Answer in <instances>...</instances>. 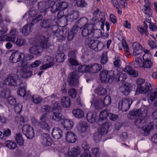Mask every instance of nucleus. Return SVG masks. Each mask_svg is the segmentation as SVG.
Segmentation results:
<instances>
[{"instance_id": "43", "label": "nucleus", "mask_w": 157, "mask_h": 157, "mask_svg": "<svg viewBox=\"0 0 157 157\" xmlns=\"http://www.w3.org/2000/svg\"><path fill=\"white\" fill-rule=\"evenodd\" d=\"M21 71L22 76L24 78H26L30 77L32 75V72L28 70L27 68H23L21 70Z\"/></svg>"}, {"instance_id": "32", "label": "nucleus", "mask_w": 157, "mask_h": 157, "mask_svg": "<svg viewBox=\"0 0 157 157\" xmlns=\"http://www.w3.org/2000/svg\"><path fill=\"white\" fill-rule=\"evenodd\" d=\"M74 123L71 120L65 119L63 121V125L64 128L67 130H70L73 127Z\"/></svg>"}, {"instance_id": "31", "label": "nucleus", "mask_w": 157, "mask_h": 157, "mask_svg": "<svg viewBox=\"0 0 157 157\" xmlns=\"http://www.w3.org/2000/svg\"><path fill=\"white\" fill-rule=\"evenodd\" d=\"M38 8L40 12L44 13L45 15L47 12L48 9L46 7V3L44 1H43L39 3L38 5Z\"/></svg>"}, {"instance_id": "24", "label": "nucleus", "mask_w": 157, "mask_h": 157, "mask_svg": "<svg viewBox=\"0 0 157 157\" xmlns=\"http://www.w3.org/2000/svg\"><path fill=\"white\" fill-rule=\"evenodd\" d=\"M147 3V5H145L142 9V10L144 12V14L146 15L147 17H150L152 16V12L150 7L148 6L149 5V2L148 0H146Z\"/></svg>"}, {"instance_id": "52", "label": "nucleus", "mask_w": 157, "mask_h": 157, "mask_svg": "<svg viewBox=\"0 0 157 157\" xmlns=\"http://www.w3.org/2000/svg\"><path fill=\"white\" fill-rule=\"evenodd\" d=\"M141 110L138 109L136 110H133L129 112V114L132 116H139L141 115Z\"/></svg>"}, {"instance_id": "34", "label": "nucleus", "mask_w": 157, "mask_h": 157, "mask_svg": "<svg viewBox=\"0 0 157 157\" xmlns=\"http://www.w3.org/2000/svg\"><path fill=\"white\" fill-rule=\"evenodd\" d=\"M152 91L148 94L149 99L153 101L157 98V88H155L152 89Z\"/></svg>"}, {"instance_id": "39", "label": "nucleus", "mask_w": 157, "mask_h": 157, "mask_svg": "<svg viewBox=\"0 0 157 157\" xmlns=\"http://www.w3.org/2000/svg\"><path fill=\"white\" fill-rule=\"evenodd\" d=\"M54 61L53 58L48 56L44 57V62L51 67L54 65Z\"/></svg>"}, {"instance_id": "25", "label": "nucleus", "mask_w": 157, "mask_h": 157, "mask_svg": "<svg viewBox=\"0 0 157 157\" xmlns=\"http://www.w3.org/2000/svg\"><path fill=\"white\" fill-rule=\"evenodd\" d=\"M80 149L79 147L77 146L72 148L70 151L68 152V155L73 157H76L80 153Z\"/></svg>"}, {"instance_id": "50", "label": "nucleus", "mask_w": 157, "mask_h": 157, "mask_svg": "<svg viewBox=\"0 0 157 157\" xmlns=\"http://www.w3.org/2000/svg\"><path fill=\"white\" fill-rule=\"evenodd\" d=\"M46 3V7L47 9L51 8V11L52 12V9H55V8L54 7L55 5V2L54 1L51 0L44 1Z\"/></svg>"}, {"instance_id": "48", "label": "nucleus", "mask_w": 157, "mask_h": 157, "mask_svg": "<svg viewBox=\"0 0 157 157\" xmlns=\"http://www.w3.org/2000/svg\"><path fill=\"white\" fill-rule=\"evenodd\" d=\"M142 60L140 58H136L135 59L134 61V64L136 67H142L143 65Z\"/></svg>"}, {"instance_id": "55", "label": "nucleus", "mask_w": 157, "mask_h": 157, "mask_svg": "<svg viewBox=\"0 0 157 157\" xmlns=\"http://www.w3.org/2000/svg\"><path fill=\"white\" fill-rule=\"evenodd\" d=\"M16 43L18 46L21 47L25 45L26 43V40L22 38H17Z\"/></svg>"}, {"instance_id": "30", "label": "nucleus", "mask_w": 157, "mask_h": 157, "mask_svg": "<svg viewBox=\"0 0 157 157\" xmlns=\"http://www.w3.org/2000/svg\"><path fill=\"white\" fill-rule=\"evenodd\" d=\"M151 90H152L151 84L150 83H146L144 86H141L140 88L139 92L140 94H144Z\"/></svg>"}, {"instance_id": "15", "label": "nucleus", "mask_w": 157, "mask_h": 157, "mask_svg": "<svg viewBox=\"0 0 157 157\" xmlns=\"http://www.w3.org/2000/svg\"><path fill=\"white\" fill-rule=\"evenodd\" d=\"M89 73L93 74L96 73L102 69L101 65L98 63H94L88 64Z\"/></svg>"}, {"instance_id": "37", "label": "nucleus", "mask_w": 157, "mask_h": 157, "mask_svg": "<svg viewBox=\"0 0 157 157\" xmlns=\"http://www.w3.org/2000/svg\"><path fill=\"white\" fill-rule=\"evenodd\" d=\"M131 87L129 84H126L120 88V91L124 95H128L130 91Z\"/></svg>"}, {"instance_id": "21", "label": "nucleus", "mask_w": 157, "mask_h": 157, "mask_svg": "<svg viewBox=\"0 0 157 157\" xmlns=\"http://www.w3.org/2000/svg\"><path fill=\"white\" fill-rule=\"evenodd\" d=\"M60 102L61 106L65 108H69L71 105L70 98L66 96H63L61 98Z\"/></svg>"}, {"instance_id": "35", "label": "nucleus", "mask_w": 157, "mask_h": 157, "mask_svg": "<svg viewBox=\"0 0 157 157\" xmlns=\"http://www.w3.org/2000/svg\"><path fill=\"white\" fill-rule=\"evenodd\" d=\"M94 92L98 95H102L106 94L107 92V90L102 86H98L94 90Z\"/></svg>"}, {"instance_id": "1", "label": "nucleus", "mask_w": 157, "mask_h": 157, "mask_svg": "<svg viewBox=\"0 0 157 157\" xmlns=\"http://www.w3.org/2000/svg\"><path fill=\"white\" fill-rule=\"evenodd\" d=\"M48 29L46 32L48 37L44 35H41L38 38V41L42 48L46 49L48 47V37L56 35L57 37L59 40H64L66 37V35L63 34L62 31H60L58 27L56 25H53Z\"/></svg>"}, {"instance_id": "59", "label": "nucleus", "mask_w": 157, "mask_h": 157, "mask_svg": "<svg viewBox=\"0 0 157 157\" xmlns=\"http://www.w3.org/2000/svg\"><path fill=\"white\" fill-rule=\"evenodd\" d=\"M76 91L74 88H71L68 91V94L72 98H75L76 96Z\"/></svg>"}, {"instance_id": "61", "label": "nucleus", "mask_w": 157, "mask_h": 157, "mask_svg": "<svg viewBox=\"0 0 157 157\" xmlns=\"http://www.w3.org/2000/svg\"><path fill=\"white\" fill-rule=\"evenodd\" d=\"M81 29V28L79 27V26H78L76 24L74 26L71 31L75 35Z\"/></svg>"}, {"instance_id": "16", "label": "nucleus", "mask_w": 157, "mask_h": 157, "mask_svg": "<svg viewBox=\"0 0 157 157\" xmlns=\"http://www.w3.org/2000/svg\"><path fill=\"white\" fill-rule=\"evenodd\" d=\"M109 113L108 110L106 109L101 112L99 115V118L96 121L97 123L98 124H101V122H109L106 119Z\"/></svg>"}, {"instance_id": "64", "label": "nucleus", "mask_w": 157, "mask_h": 157, "mask_svg": "<svg viewBox=\"0 0 157 157\" xmlns=\"http://www.w3.org/2000/svg\"><path fill=\"white\" fill-rule=\"evenodd\" d=\"M82 147L85 151H88L90 148L89 144L86 141H83L82 142Z\"/></svg>"}, {"instance_id": "27", "label": "nucleus", "mask_w": 157, "mask_h": 157, "mask_svg": "<svg viewBox=\"0 0 157 157\" xmlns=\"http://www.w3.org/2000/svg\"><path fill=\"white\" fill-rule=\"evenodd\" d=\"M69 59L68 61L70 64L72 66H77L79 65L78 61L75 59V56L73 52H70L69 54Z\"/></svg>"}, {"instance_id": "18", "label": "nucleus", "mask_w": 157, "mask_h": 157, "mask_svg": "<svg viewBox=\"0 0 157 157\" xmlns=\"http://www.w3.org/2000/svg\"><path fill=\"white\" fill-rule=\"evenodd\" d=\"M93 30V26L91 24H90L86 25L82 31V36L83 37H86L92 33Z\"/></svg>"}, {"instance_id": "40", "label": "nucleus", "mask_w": 157, "mask_h": 157, "mask_svg": "<svg viewBox=\"0 0 157 157\" xmlns=\"http://www.w3.org/2000/svg\"><path fill=\"white\" fill-rule=\"evenodd\" d=\"M6 147L11 149H14L16 148L17 145L15 142L11 140H8L5 142Z\"/></svg>"}, {"instance_id": "22", "label": "nucleus", "mask_w": 157, "mask_h": 157, "mask_svg": "<svg viewBox=\"0 0 157 157\" xmlns=\"http://www.w3.org/2000/svg\"><path fill=\"white\" fill-rule=\"evenodd\" d=\"M40 26L44 28L51 27L53 24V21L50 19H44L40 23Z\"/></svg>"}, {"instance_id": "46", "label": "nucleus", "mask_w": 157, "mask_h": 157, "mask_svg": "<svg viewBox=\"0 0 157 157\" xmlns=\"http://www.w3.org/2000/svg\"><path fill=\"white\" fill-rule=\"evenodd\" d=\"M89 65H81L79 66L78 68V71L81 72H89Z\"/></svg>"}, {"instance_id": "5", "label": "nucleus", "mask_w": 157, "mask_h": 157, "mask_svg": "<svg viewBox=\"0 0 157 157\" xmlns=\"http://www.w3.org/2000/svg\"><path fill=\"white\" fill-rule=\"evenodd\" d=\"M86 43L88 44L89 46L92 50L95 51H100L104 48V45L101 42L97 40H91L90 38H87L85 40Z\"/></svg>"}, {"instance_id": "20", "label": "nucleus", "mask_w": 157, "mask_h": 157, "mask_svg": "<svg viewBox=\"0 0 157 157\" xmlns=\"http://www.w3.org/2000/svg\"><path fill=\"white\" fill-rule=\"evenodd\" d=\"M39 44L40 42H39ZM40 45H33L29 48V52L31 54L36 55L37 56H39L41 55L40 52L39 51L40 49ZM42 48V47H41Z\"/></svg>"}, {"instance_id": "4", "label": "nucleus", "mask_w": 157, "mask_h": 157, "mask_svg": "<svg viewBox=\"0 0 157 157\" xmlns=\"http://www.w3.org/2000/svg\"><path fill=\"white\" fill-rule=\"evenodd\" d=\"M114 75L113 71H107L104 70L101 71L100 74V79L102 83H111L113 80Z\"/></svg>"}, {"instance_id": "42", "label": "nucleus", "mask_w": 157, "mask_h": 157, "mask_svg": "<svg viewBox=\"0 0 157 157\" xmlns=\"http://www.w3.org/2000/svg\"><path fill=\"white\" fill-rule=\"evenodd\" d=\"M32 101L35 104H39L41 103L42 101V98L40 96L34 95L32 96L31 97Z\"/></svg>"}, {"instance_id": "19", "label": "nucleus", "mask_w": 157, "mask_h": 157, "mask_svg": "<svg viewBox=\"0 0 157 157\" xmlns=\"http://www.w3.org/2000/svg\"><path fill=\"white\" fill-rule=\"evenodd\" d=\"M65 139L67 142L70 143H73L77 140L76 136L73 132L68 131L65 134Z\"/></svg>"}, {"instance_id": "41", "label": "nucleus", "mask_w": 157, "mask_h": 157, "mask_svg": "<svg viewBox=\"0 0 157 157\" xmlns=\"http://www.w3.org/2000/svg\"><path fill=\"white\" fill-rule=\"evenodd\" d=\"M15 140L18 144L20 146H22L24 144V140L22 135L20 133H17L15 137Z\"/></svg>"}, {"instance_id": "44", "label": "nucleus", "mask_w": 157, "mask_h": 157, "mask_svg": "<svg viewBox=\"0 0 157 157\" xmlns=\"http://www.w3.org/2000/svg\"><path fill=\"white\" fill-rule=\"evenodd\" d=\"M144 122L145 120L144 117H139L135 121V124L137 127L139 128L144 124Z\"/></svg>"}, {"instance_id": "47", "label": "nucleus", "mask_w": 157, "mask_h": 157, "mask_svg": "<svg viewBox=\"0 0 157 157\" xmlns=\"http://www.w3.org/2000/svg\"><path fill=\"white\" fill-rule=\"evenodd\" d=\"M153 65V63L150 59H146L143 63L142 67L144 68H150Z\"/></svg>"}, {"instance_id": "36", "label": "nucleus", "mask_w": 157, "mask_h": 157, "mask_svg": "<svg viewBox=\"0 0 157 157\" xmlns=\"http://www.w3.org/2000/svg\"><path fill=\"white\" fill-rule=\"evenodd\" d=\"M33 25L32 23L27 24L24 26L21 30V32L24 36L27 35L31 32V27Z\"/></svg>"}, {"instance_id": "56", "label": "nucleus", "mask_w": 157, "mask_h": 157, "mask_svg": "<svg viewBox=\"0 0 157 157\" xmlns=\"http://www.w3.org/2000/svg\"><path fill=\"white\" fill-rule=\"evenodd\" d=\"M137 29L141 35H143L145 34L146 36L148 37L149 32L146 29H145L142 27L138 26L137 27Z\"/></svg>"}, {"instance_id": "29", "label": "nucleus", "mask_w": 157, "mask_h": 157, "mask_svg": "<svg viewBox=\"0 0 157 157\" xmlns=\"http://www.w3.org/2000/svg\"><path fill=\"white\" fill-rule=\"evenodd\" d=\"M50 118L57 121H59L62 119V114L59 111L54 112L50 116Z\"/></svg>"}, {"instance_id": "63", "label": "nucleus", "mask_w": 157, "mask_h": 157, "mask_svg": "<svg viewBox=\"0 0 157 157\" xmlns=\"http://www.w3.org/2000/svg\"><path fill=\"white\" fill-rule=\"evenodd\" d=\"M101 136L100 134L98 133H95L94 135V140L96 142H98L101 140Z\"/></svg>"}, {"instance_id": "17", "label": "nucleus", "mask_w": 157, "mask_h": 157, "mask_svg": "<svg viewBox=\"0 0 157 157\" xmlns=\"http://www.w3.org/2000/svg\"><path fill=\"white\" fill-rule=\"evenodd\" d=\"M68 6L67 2H61L57 4L56 6L55 9H52V12L55 13L58 10L61 11L66 9Z\"/></svg>"}, {"instance_id": "38", "label": "nucleus", "mask_w": 157, "mask_h": 157, "mask_svg": "<svg viewBox=\"0 0 157 157\" xmlns=\"http://www.w3.org/2000/svg\"><path fill=\"white\" fill-rule=\"evenodd\" d=\"M74 116L77 118H80L84 116V112L80 109H74L72 112Z\"/></svg>"}, {"instance_id": "33", "label": "nucleus", "mask_w": 157, "mask_h": 157, "mask_svg": "<svg viewBox=\"0 0 157 157\" xmlns=\"http://www.w3.org/2000/svg\"><path fill=\"white\" fill-rule=\"evenodd\" d=\"M88 121L91 123L95 122L96 121V114L91 112H88L86 116Z\"/></svg>"}, {"instance_id": "6", "label": "nucleus", "mask_w": 157, "mask_h": 157, "mask_svg": "<svg viewBox=\"0 0 157 157\" xmlns=\"http://www.w3.org/2000/svg\"><path fill=\"white\" fill-rule=\"evenodd\" d=\"M80 76L77 71L70 73L68 76V82L69 85L71 87L75 86L78 83V79Z\"/></svg>"}, {"instance_id": "11", "label": "nucleus", "mask_w": 157, "mask_h": 157, "mask_svg": "<svg viewBox=\"0 0 157 157\" xmlns=\"http://www.w3.org/2000/svg\"><path fill=\"white\" fill-rule=\"evenodd\" d=\"M47 119L45 115L41 116L40 118V121L38 122V125L43 129L49 131L50 129V126L47 123Z\"/></svg>"}, {"instance_id": "57", "label": "nucleus", "mask_w": 157, "mask_h": 157, "mask_svg": "<svg viewBox=\"0 0 157 157\" xmlns=\"http://www.w3.org/2000/svg\"><path fill=\"white\" fill-rule=\"evenodd\" d=\"M11 134V131L10 129L6 128L4 129L3 133V139H5L6 137L10 136Z\"/></svg>"}, {"instance_id": "8", "label": "nucleus", "mask_w": 157, "mask_h": 157, "mask_svg": "<svg viewBox=\"0 0 157 157\" xmlns=\"http://www.w3.org/2000/svg\"><path fill=\"white\" fill-rule=\"evenodd\" d=\"M132 100L130 98H123L119 101V107L121 108L123 111H126L129 109L130 105L132 103Z\"/></svg>"}, {"instance_id": "7", "label": "nucleus", "mask_w": 157, "mask_h": 157, "mask_svg": "<svg viewBox=\"0 0 157 157\" xmlns=\"http://www.w3.org/2000/svg\"><path fill=\"white\" fill-rule=\"evenodd\" d=\"M22 132L28 139H32L34 136V129L29 124H25L23 126Z\"/></svg>"}, {"instance_id": "23", "label": "nucleus", "mask_w": 157, "mask_h": 157, "mask_svg": "<svg viewBox=\"0 0 157 157\" xmlns=\"http://www.w3.org/2000/svg\"><path fill=\"white\" fill-rule=\"evenodd\" d=\"M52 135L55 139H59L62 137L63 132L59 128H55L52 130Z\"/></svg>"}, {"instance_id": "28", "label": "nucleus", "mask_w": 157, "mask_h": 157, "mask_svg": "<svg viewBox=\"0 0 157 157\" xmlns=\"http://www.w3.org/2000/svg\"><path fill=\"white\" fill-rule=\"evenodd\" d=\"M88 20L86 17H83L80 18L76 23L81 29L83 26L85 27V26L89 24H87Z\"/></svg>"}, {"instance_id": "9", "label": "nucleus", "mask_w": 157, "mask_h": 157, "mask_svg": "<svg viewBox=\"0 0 157 157\" xmlns=\"http://www.w3.org/2000/svg\"><path fill=\"white\" fill-rule=\"evenodd\" d=\"M101 123V124H98L101 126L98 128V132L100 135H104L108 133L109 128L112 126V123L110 122Z\"/></svg>"}, {"instance_id": "62", "label": "nucleus", "mask_w": 157, "mask_h": 157, "mask_svg": "<svg viewBox=\"0 0 157 157\" xmlns=\"http://www.w3.org/2000/svg\"><path fill=\"white\" fill-rule=\"evenodd\" d=\"M8 101L10 105H15L16 103V100L12 97H9L8 98Z\"/></svg>"}, {"instance_id": "51", "label": "nucleus", "mask_w": 157, "mask_h": 157, "mask_svg": "<svg viewBox=\"0 0 157 157\" xmlns=\"http://www.w3.org/2000/svg\"><path fill=\"white\" fill-rule=\"evenodd\" d=\"M91 153L95 157H99L101 153L100 148L98 147L92 148Z\"/></svg>"}, {"instance_id": "49", "label": "nucleus", "mask_w": 157, "mask_h": 157, "mask_svg": "<svg viewBox=\"0 0 157 157\" xmlns=\"http://www.w3.org/2000/svg\"><path fill=\"white\" fill-rule=\"evenodd\" d=\"M65 55L64 53H58L56 56V60L58 63L63 62L65 59Z\"/></svg>"}, {"instance_id": "45", "label": "nucleus", "mask_w": 157, "mask_h": 157, "mask_svg": "<svg viewBox=\"0 0 157 157\" xmlns=\"http://www.w3.org/2000/svg\"><path fill=\"white\" fill-rule=\"evenodd\" d=\"M92 33L93 37L96 39L99 38L101 35V32L100 29H93Z\"/></svg>"}, {"instance_id": "12", "label": "nucleus", "mask_w": 157, "mask_h": 157, "mask_svg": "<svg viewBox=\"0 0 157 157\" xmlns=\"http://www.w3.org/2000/svg\"><path fill=\"white\" fill-rule=\"evenodd\" d=\"M111 102V98L109 96H106L104 98L101 100L99 99L98 103L99 106L97 105H96L95 108L98 109H100L102 108V106H105L109 105Z\"/></svg>"}, {"instance_id": "10", "label": "nucleus", "mask_w": 157, "mask_h": 157, "mask_svg": "<svg viewBox=\"0 0 157 157\" xmlns=\"http://www.w3.org/2000/svg\"><path fill=\"white\" fill-rule=\"evenodd\" d=\"M40 142L43 146L45 147L50 146L53 143L49 134L46 133H44L41 134Z\"/></svg>"}, {"instance_id": "2", "label": "nucleus", "mask_w": 157, "mask_h": 157, "mask_svg": "<svg viewBox=\"0 0 157 157\" xmlns=\"http://www.w3.org/2000/svg\"><path fill=\"white\" fill-rule=\"evenodd\" d=\"M22 83L20 77L17 75H9L3 81L4 84L12 86H18Z\"/></svg>"}, {"instance_id": "13", "label": "nucleus", "mask_w": 157, "mask_h": 157, "mask_svg": "<svg viewBox=\"0 0 157 157\" xmlns=\"http://www.w3.org/2000/svg\"><path fill=\"white\" fill-rule=\"evenodd\" d=\"M132 49V55L134 56L140 55L143 52L142 46L138 43H135L133 44Z\"/></svg>"}, {"instance_id": "60", "label": "nucleus", "mask_w": 157, "mask_h": 157, "mask_svg": "<svg viewBox=\"0 0 157 157\" xmlns=\"http://www.w3.org/2000/svg\"><path fill=\"white\" fill-rule=\"evenodd\" d=\"M77 5L80 7H84L87 5L86 3L84 0H78L76 2Z\"/></svg>"}, {"instance_id": "53", "label": "nucleus", "mask_w": 157, "mask_h": 157, "mask_svg": "<svg viewBox=\"0 0 157 157\" xmlns=\"http://www.w3.org/2000/svg\"><path fill=\"white\" fill-rule=\"evenodd\" d=\"M108 61L107 54L106 52H103L101 56V62L102 64H105Z\"/></svg>"}, {"instance_id": "58", "label": "nucleus", "mask_w": 157, "mask_h": 157, "mask_svg": "<svg viewBox=\"0 0 157 157\" xmlns=\"http://www.w3.org/2000/svg\"><path fill=\"white\" fill-rule=\"evenodd\" d=\"M43 18V16L41 14L38 15L35 18L33 19L31 23L33 25L35 24L38 21H40Z\"/></svg>"}, {"instance_id": "26", "label": "nucleus", "mask_w": 157, "mask_h": 157, "mask_svg": "<svg viewBox=\"0 0 157 157\" xmlns=\"http://www.w3.org/2000/svg\"><path fill=\"white\" fill-rule=\"evenodd\" d=\"M87 124L85 121H81L79 123L78 129L80 132L84 133L87 130Z\"/></svg>"}, {"instance_id": "3", "label": "nucleus", "mask_w": 157, "mask_h": 157, "mask_svg": "<svg viewBox=\"0 0 157 157\" xmlns=\"http://www.w3.org/2000/svg\"><path fill=\"white\" fill-rule=\"evenodd\" d=\"M25 54L23 53L15 52L13 53L10 58V61L13 63L19 62V66L20 67H23L25 66L24 60Z\"/></svg>"}, {"instance_id": "54", "label": "nucleus", "mask_w": 157, "mask_h": 157, "mask_svg": "<svg viewBox=\"0 0 157 157\" xmlns=\"http://www.w3.org/2000/svg\"><path fill=\"white\" fill-rule=\"evenodd\" d=\"M17 94L21 97H24L26 94V90L23 87H20L18 89Z\"/></svg>"}, {"instance_id": "14", "label": "nucleus", "mask_w": 157, "mask_h": 157, "mask_svg": "<svg viewBox=\"0 0 157 157\" xmlns=\"http://www.w3.org/2000/svg\"><path fill=\"white\" fill-rule=\"evenodd\" d=\"M154 128L153 123L151 122L147 125L143 126L140 129V130L144 136H147L150 134V131L153 130Z\"/></svg>"}]
</instances>
